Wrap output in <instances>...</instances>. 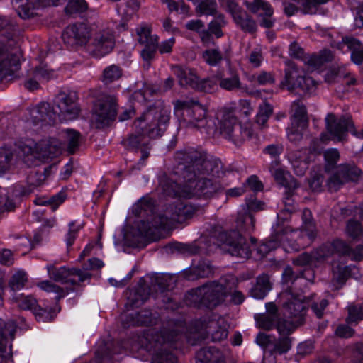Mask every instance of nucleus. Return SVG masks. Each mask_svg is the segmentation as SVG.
<instances>
[{"instance_id": "37998d69", "label": "nucleus", "mask_w": 363, "mask_h": 363, "mask_svg": "<svg viewBox=\"0 0 363 363\" xmlns=\"http://www.w3.org/2000/svg\"><path fill=\"white\" fill-rule=\"evenodd\" d=\"M255 218L249 212L239 213L237 218V227L242 231L251 233L255 230Z\"/></svg>"}, {"instance_id": "7c9ffc66", "label": "nucleus", "mask_w": 363, "mask_h": 363, "mask_svg": "<svg viewBox=\"0 0 363 363\" xmlns=\"http://www.w3.org/2000/svg\"><path fill=\"white\" fill-rule=\"evenodd\" d=\"M125 326L149 325L156 323V317L149 310H143L140 312L124 315L122 318Z\"/></svg>"}, {"instance_id": "f257e3e1", "label": "nucleus", "mask_w": 363, "mask_h": 363, "mask_svg": "<svg viewBox=\"0 0 363 363\" xmlns=\"http://www.w3.org/2000/svg\"><path fill=\"white\" fill-rule=\"evenodd\" d=\"M174 159L177 168L170 177L162 174L159 187L164 195L184 199L211 197L221 189L216 179L222 172L218 159L208 158L205 152L187 147L177 151Z\"/></svg>"}, {"instance_id": "13d9d810", "label": "nucleus", "mask_w": 363, "mask_h": 363, "mask_svg": "<svg viewBox=\"0 0 363 363\" xmlns=\"http://www.w3.org/2000/svg\"><path fill=\"white\" fill-rule=\"evenodd\" d=\"M346 233L352 239L359 240L363 237V228L359 222L350 220L346 225Z\"/></svg>"}, {"instance_id": "f03ea898", "label": "nucleus", "mask_w": 363, "mask_h": 363, "mask_svg": "<svg viewBox=\"0 0 363 363\" xmlns=\"http://www.w3.org/2000/svg\"><path fill=\"white\" fill-rule=\"evenodd\" d=\"M182 323L168 321L160 331L146 330L141 335L133 340L130 350L138 352L145 350L152 355V363H177L172 353L173 344L178 341L183 332Z\"/></svg>"}, {"instance_id": "6e6552de", "label": "nucleus", "mask_w": 363, "mask_h": 363, "mask_svg": "<svg viewBox=\"0 0 363 363\" xmlns=\"http://www.w3.org/2000/svg\"><path fill=\"white\" fill-rule=\"evenodd\" d=\"M196 208L192 205L177 201L170 204L164 214L154 216L152 220H147L152 226L156 228H165L174 222L183 223L194 216Z\"/></svg>"}, {"instance_id": "0eeeda50", "label": "nucleus", "mask_w": 363, "mask_h": 363, "mask_svg": "<svg viewBox=\"0 0 363 363\" xmlns=\"http://www.w3.org/2000/svg\"><path fill=\"white\" fill-rule=\"evenodd\" d=\"M23 161L28 167L38 166L48 159H52L62 150V144L58 139L50 138L43 140L34 147L23 145L21 147Z\"/></svg>"}, {"instance_id": "f3484780", "label": "nucleus", "mask_w": 363, "mask_h": 363, "mask_svg": "<svg viewBox=\"0 0 363 363\" xmlns=\"http://www.w3.org/2000/svg\"><path fill=\"white\" fill-rule=\"evenodd\" d=\"M361 174V170L354 164H345L338 166L335 172L327 182L330 191H336L349 181H356Z\"/></svg>"}, {"instance_id": "864d4df0", "label": "nucleus", "mask_w": 363, "mask_h": 363, "mask_svg": "<svg viewBox=\"0 0 363 363\" xmlns=\"http://www.w3.org/2000/svg\"><path fill=\"white\" fill-rule=\"evenodd\" d=\"M267 313L259 314L255 317L259 328L270 330L272 328V303L266 304Z\"/></svg>"}, {"instance_id": "9b49d317", "label": "nucleus", "mask_w": 363, "mask_h": 363, "mask_svg": "<svg viewBox=\"0 0 363 363\" xmlns=\"http://www.w3.org/2000/svg\"><path fill=\"white\" fill-rule=\"evenodd\" d=\"M218 240L221 249L232 256L248 259L251 255L250 247L245 238L236 230L220 233Z\"/></svg>"}, {"instance_id": "cd10ccee", "label": "nucleus", "mask_w": 363, "mask_h": 363, "mask_svg": "<svg viewBox=\"0 0 363 363\" xmlns=\"http://www.w3.org/2000/svg\"><path fill=\"white\" fill-rule=\"evenodd\" d=\"M246 8L252 13H258L257 18L261 26L269 28L272 26V10L269 3L264 0L245 1Z\"/></svg>"}, {"instance_id": "69168bd1", "label": "nucleus", "mask_w": 363, "mask_h": 363, "mask_svg": "<svg viewBox=\"0 0 363 363\" xmlns=\"http://www.w3.org/2000/svg\"><path fill=\"white\" fill-rule=\"evenodd\" d=\"M87 8V4L84 0H69L65 8V11L68 15H72L78 12H83Z\"/></svg>"}, {"instance_id": "49530a36", "label": "nucleus", "mask_w": 363, "mask_h": 363, "mask_svg": "<svg viewBox=\"0 0 363 363\" xmlns=\"http://www.w3.org/2000/svg\"><path fill=\"white\" fill-rule=\"evenodd\" d=\"M171 248L173 251H177L184 255L191 256L200 254L202 247L196 242H192L191 244L176 242L171 245Z\"/></svg>"}, {"instance_id": "473e14b6", "label": "nucleus", "mask_w": 363, "mask_h": 363, "mask_svg": "<svg viewBox=\"0 0 363 363\" xmlns=\"http://www.w3.org/2000/svg\"><path fill=\"white\" fill-rule=\"evenodd\" d=\"M213 274V268L208 260H201L197 264L184 272L183 275L188 280L208 277Z\"/></svg>"}, {"instance_id": "bf43d9fd", "label": "nucleus", "mask_w": 363, "mask_h": 363, "mask_svg": "<svg viewBox=\"0 0 363 363\" xmlns=\"http://www.w3.org/2000/svg\"><path fill=\"white\" fill-rule=\"evenodd\" d=\"M272 113L270 104L267 101L263 102V104L259 107V111L257 114V123L261 127H265Z\"/></svg>"}, {"instance_id": "6e6d98bb", "label": "nucleus", "mask_w": 363, "mask_h": 363, "mask_svg": "<svg viewBox=\"0 0 363 363\" xmlns=\"http://www.w3.org/2000/svg\"><path fill=\"white\" fill-rule=\"evenodd\" d=\"M27 281L28 277L26 273L23 271H18L10 278L9 286L13 291H18L25 286Z\"/></svg>"}, {"instance_id": "a211bd4d", "label": "nucleus", "mask_w": 363, "mask_h": 363, "mask_svg": "<svg viewBox=\"0 0 363 363\" xmlns=\"http://www.w3.org/2000/svg\"><path fill=\"white\" fill-rule=\"evenodd\" d=\"M201 325V330L199 332L201 340H206L211 336V341L220 342L228 337V325L223 318L205 320Z\"/></svg>"}, {"instance_id": "f704fd0d", "label": "nucleus", "mask_w": 363, "mask_h": 363, "mask_svg": "<svg viewBox=\"0 0 363 363\" xmlns=\"http://www.w3.org/2000/svg\"><path fill=\"white\" fill-rule=\"evenodd\" d=\"M197 363H225L223 353L214 347L201 349L196 353Z\"/></svg>"}, {"instance_id": "c756f323", "label": "nucleus", "mask_w": 363, "mask_h": 363, "mask_svg": "<svg viewBox=\"0 0 363 363\" xmlns=\"http://www.w3.org/2000/svg\"><path fill=\"white\" fill-rule=\"evenodd\" d=\"M171 69L181 86L195 89L199 78L195 69L178 65H172Z\"/></svg>"}, {"instance_id": "338daca9", "label": "nucleus", "mask_w": 363, "mask_h": 363, "mask_svg": "<svg viewBox=\"0 0 363 363\" xmlns=\"http://www.w3.org/2000/svg\"><path fill=\"white\" fill-rule=\"evenodd\" d=\"M13 154L8 150L0 149V175L9 170Z\"/></svg>"}, {"instance_id": "09e8293b", "label": "nucleus", "mask_w": 363, "mask_h": 363, "mask_svg": "<svg viewBox=\"0 0 363 363\" xmlns=\"http://www.w3.org/2000/svg\"><path fill=\"white\" fill-rule=\"evenodd\" d=\"M66 197L65 192L60 191L49 199L39 198L36 199L35 203L40 206H49L54 211L65 201Z\"/></svg>"}, {"instance_id": "9d476101", "label": "nucleus", "mask_w": 363, "mask_h": 363, "mask_svg": "<svg viewBox=\"0 0 363 363\" xmlns=\"http://www.w3.org/2000/svg\"><path fill=\"white\" fill-rule=\"evenodd\" d=\"M327 133L320 135V140L326 143L329 140L342 142L345 140L347 133L350 131L354 135L357 133L354 130V126L350 117H337L335 114L330 113L325 118Z\"/></svg>"}, {"instance_id": "a19ab883", "label": "nucleus", "mask_w": 363, "mask_h": 363, "mask_svg": "<svg viewBox=\"0 0 363 363\" xmlns=\"http://www.w3.org/2000/svg\"><path fill=\"white\" fill-rule=\"evenodd\" d=\"M351 266H345L341 263H333V282L343 285L350 276Z\"/></svg>"}, {"instance_id": "0e129e2a", "label": "nucleus", "mask_w": 363, "mask_h": 363, "mask_svg": "<svg viewBox=\"0 0 363 363\" xmlns=\"http://www.w3.org/2000/svg\"><path fill=\"white\" fill-rule=\"evenodd\" d=\"M216 86L217 83L213 78L207 77L200 79L199 77L194 90L201 92L211 93L216 89Z\"/></svg>"}, {"instance_id": "bb28decb", "label": "nucleus", "mask_w": 363, "mask_h": 363, "mask_svg": "<svg viewBox=\"0 0 363 363\" xmlns=\"http://www.w3.org/2000/svg\"><path fill=\"white\" fill-rule=\"evenodd\" d=\"M351 247L343 240L335 239L326 242L316 250L315 257L318 260H324L334 254L339 255H350Z\"/></svg>"}, {"instance_id": "393cba45", "label": "nucleus", "mask_w": 363, "mask_h": 363, "mask_svg": "<svg viewBox=\"0 0 363 363\" xmlns=\"http://www.w3.org/2000/svg\"><path fill=\"white\" fill-rule=\"evenodd\" d=\"M59 0H13L12 4L18 16L28 19L37 15L38 10L43 6L56 5Z\"/></svg>"}, {"instance_id": "4468645a", "label": "nucleus", "mask_w": 363, "mask_h": 363, "mask_svg": "<svg viewBox=\"0 0 363 363\" xmlns=\"http://www.w3.org/2000/svg\"><path fill=\"white\" fill-rule=\"evenodd\" d=\"M75 92H60L55 98V104L59 109L58 117L62 121H72L78 118L81 109L77 103Z\"/></svg>"}, {"instance_id": "ea45409f", "label": "nucleus", "mask_w": 363, "mask_h": 363, "mask_svg": "<svg viewBox=\"0 0 363 363\" xmlns=\"http://www.w3.org/2000/svg\"><path fill=\"white\" fill-rule=\"evenodd\" d=\"M176 282L177 277L168 274H157L151 277L152 286H157L161 291L174 289Z\"/></svg>"}, {"instance_id": "f8f14e48", "label": "nucleus", "mask_w": 363, "mask_h": 363, "mask_svg": "<svg viewBox=\"0 0 363 363\" xmlns=\"http://www.w3.org/2000/svg\"><path fill=\"white\" fill-rule=\"evenodd\" d=\"M116 117V104L113 96H106L94 105L91 122L96 128L108 125Z\"/></svg>"}, {"instance_id": "dca6fc26", "label": "nucleus", "mask_w": 363, "mask_h": 363, "mask_svg": "<svg viewBox=\"0 0 363 363\" xmlns=\"http://www.w3.org/2000/svg\"><path fill=\"white\" fill-rule=\"evenodd\" d=\"M47 271L49 277L55 281L71 284L73 286L89 279L91 276L90 273L79 269H68L65 267L57 268L53 264H48Z\"/></svg>"}, {"instance_id": "e433bc0d", "label": "nucleus", "mask_w": 363, "mask_h": 363, "mask_svg": "<svg viewBox=\"0 0 363 363\" xmlns=\"http://www.w3.org/2000/svg\"><path fill=\"white\" fill-rule=\"evenodd\" d=\"M230 14L233 16L235 22L242 30L251 33L256 31L257 26L255 21L241 8H239Z\"/></svg>"}, {"instance_id": "4d7b16f0", "label": "nucleus", "mask_w": 363, "mask_h": 363, "mask_svg": "<svg viewBox=\"0 0 363 363\" xmlns=\"http://www.w3.org/2000/svg\"><path fill=\"white\" fill-rule=\"evenodd\" d=\"M16 329V324L13 320H9L5 323L0 318V335L3 340H13Z\"/></svg>"}, {"instance_id": "e2e57ef3", "label": "nucleus", "mask_w": 363, "mask_h": 363, "mask_svg": "<svg viewBox=\"0 0 363 363\" xmlns=\"http://www.w3.org/2000/svg\"><path fill=\"white\" fill-rule=\"evenodd\" d=\"M217 11V3L215 0H204L201 1L197 7L196 11L201 15H214Z\"/></svg>"}, {"instance_id": "c03bdc74", "label": "nucleus", "mask_w": 363, "mask_h": 363, "mask_svg": "<svg viewBox=\"0 0 363 363\" xmlns=\"http://www.w3.org/2000/svg\"><path fill=\"white\" fill-rule=\"evenodd\" d=\"M37 286L40 289L48 292V293H55L57 294V300H60V298L65 296L67 294H69V291H72V289H64L58 285L51 282L50 281H42L37 284Z\"/></svg>"}, {"instance_id": "423d86ee", "label": "nucleus", "mask_w": 363, "mask_h": 363, "mask_svg": "<svg viewBox=\"0 0 363 363\" xmlns=\"http://www.w3.org/2000/svg\"><path fill=\"white\" fill-rule=\"evenodd\" d=\"M228 294L225 286L213 281L189 291L186 296L189 303L213 309L222 304Z\"/></svg>"}, {"instance_id": "c85d7f7f", "label": "nucleus", "mask_w": 363, "mask_h": 363, "mask_svg": "<svg viewBox=\"0 0 363 363\" xmlns=\"http://www.w3.org/2000/svg\"><path fill=\"white\" fill-rule=\"evenodd\" d=\"M150 291L143 279H140L137 286L126 291V307L132 308L140 307L148 298Z\"/></svg>"}, {"instance_id": "3c124183", "label": "nucleus", "mask_w": 363, "mask_h": 363, "mask_svg": "<svg viewBox=\"0 0 363 363\" xmlns=\"http://www.w3.org/2000/svg\"><path fill=\"white\" fill-rule=\"evenodd\" d=\"M154 201L150 198L140 199L133 207V212L135 216H141L152 213L154 210Z\"/></svg>"}, {"instance_id": "a878e982", "label": "nucleus", "mask_w": 363, "mask_h": 363, "mask_svg": "<svg viewBox=\"0 0 363 363\" xmlns=\"http://www.w3.org/2000/svg\"><path fill=\"white\" fill-rule=\"evenodd\" d=\"M30 120L34 125H52L57 113L54 107L48 102H40L30 111Z\"/></svg>"}, {"instance_id": "2eb2a0df", "label": "nucleus", "mask_w": 363, "mask_h": 363, "mask_svg": "<svg viewBox=\"0 0 363 363\" xmlns=\"http://www.w3.org/2000/svg\"><path fill=\"white\" fill-rule=\"evenodd\" d=\"M281 85L289 90L300 88L304 91L311 93L316 89L317 82L312 77L302 75V71L291 64L286 70L285 79Z\"/></svg>"}, {"instance_id": "5701e85b", "label": "nucleus", "mask_w": 363, "mask_h": 363, "mask_svg": "<svg viewBox=\"0 0 363 363\" xmlns=\"http://www.w3.org/2000/svg\"><path fill=\"white\" fill-rule=\"evenodd\" d=\"M19 69L18 57L11 53L6 45L0 43V79H11Z\"/></svg>"}, {"instance_id": "ddd939ff", "label": "nucleus", "mask_w": 363, "mask_h": 363, "mask_svg": "<svg viewBox=\"0 0 363 363\" xmlns=\"http://www.w3.org/2000/svg\"><path fill=\"white\" fill-rule=\"evenodd\" d=\"M114 45L113 32L108 29H103L93 35L91 42L86 46V52L92 57L99 58L108 54Z\"/></svg>"}, {"instance_id": "de8ad7c7", "label": "nucleus", "mask_w": 363, "mask_h": 363, "mask_svg": "<svg viewBox=\"0 0 363 363\" xmlns=\"http://www.w3.org/2000/svg\"><path fill=\"white\" fill-rule=\"evenodd\" d=\"M292 111H294V114L291 121H296V122L301 124V126H308L306 108L300 101L293 103Z\"/></svg>"}, {"instance_id": "79ce46f5", "label": "nucleus", "mask_w": 363, "mask_h": 363, "mask_svg": "<svg viewBox=\"0 0 363 363\" xmlns=\"http://www.w3.org/2000/svg\"><path fill=\"white\" fill-rule=\"evenodd\" d=\"M333 57V53L330 50H325L320 52L319 55H311L305 57L304 62L313 68L318 69L325 62L331 61Z\"/></svg>"}, {"instance_id": "5fc2aeb1", "label": "nucleus", "mask_w": 363, "mask_h": 363, "mask_svg": "<svg viewBox=\"0 0 363 363\" xmlns=\"http://www.w3.org/2000/svg\"><path fill=\"white\" fill-rule=\"evenodd\" d=\"M308 126H301L296 121H291V125L287 129V136L291 142L300 141L303 135V132L307 129Z\"/></svg>"}, {"instance_id": "603ef678", "label": "nucleus", "mask_w": 363, "mask_h": 363, "mask_svg": "<svg viewBox=\"0 0 363 363\" xmlns=\"http://www.w3.org/2000/svg\"><path fill=\"white\" fill-rule=\"evenodd\" d=\"M121 76V68L117 65H112L104 69L102 74V81L105 84H108L118 80Z\"/></svg>"}, {"instance_id": "4c0bfd02", "label": "nucleus", "mask_w": 363, "mask_h": 363, "mask_svg": "<svg viewBox=\"0 0 363 363\" xmlns=\"http://www.w3.org/2000/svg\"><path fill=\"white\" fill-rule=\"evenodd\" d=\"M217 77L219 79V86L224 90L232 91L235 90L244 91L245 86L242 85L239 74L230 69V76L227 77Z\"/></svg>"}, {"instance_id": "7ed1b4c3", "label": "nucleus", "mask_w": 363, "mask_h": 363, "mask_svg": "<svg viewBox=\"0 0 363 363\" xmlns=\"http://www.w3.org/2000/svg\"><path fill=\"white\" fill-rule=\"evenodd\" d=\"M303 313L304 306L298 301L286 302L282 306L281 313H278L274 305V323L276 322V328L283 336L274 342V352L283 354L289 350L291 344L288 335L303 323Z\"/></svg>"}, {"instance_id": "20e7f679", "label": "nucleus", "mask_w": 363, "mask_h": 363, "mask_svg": "<svg viewBox=\"0 0 363 363\" xmlns=\"http://www.w3.org/2000/svg\"><path fill=\"white\" fill-rule=\"evenodd\" d=\"M177 106L182 110L180 125L188 128H196L209 136L217 133L213 119L206 118V109L198 101H178Z\"/></svg>"}, {"instance_id": "1a4fd4ad", "label": "nucleus", "mask_w": 363, "mask_h": 363, "mask_svg": "<svg viewBox=\"0 0 363 363\" xmlns=\"http://www.w3.org/2000/svg\"><path fill=\"white\" fill-rule=\"evenodd\" d=\"M216 129L217 133L214 137L220 135L236 145H240L246 138L251 136V130L243 128L238 123L236 116L230 111L223 112L219 122V128Z\"/></svg>"}, {"instance_id": "58836bf2", "label": "nucleus", "mask_w": 363, "mask_h": 363, "mask_svg": "<svg viewBox=\"0 0 363 363\" xmlns=\"http://www.w3.org/2000/svg\"><path fill=\"white\" fill-rule=\"evenodd\" d=\"M270 289V277L263 274L257 277L256 284L250 290V294L255 298L262 299Z\"/></svg>"}, {"instance_id": "72a5a7b5", "label": "nucleus", "mask_w": 363, "mask_h": 363, "mask_svg": "<svg viewBox=\"0 0 363 363\" xmlns=\"http://www.w3.org/2000/svg\"><path fill=\"white\" fill-rule=\"evenodd\" d=\"M13 299L18 304V307L23 310H31L35 314L48 317L52 309H48L40 307L38 305L37 300L32 296L21 295L13 297Z\"/></svg>"}, {"instance_id": "774afa93", "label": "nucleus", "mask_w": 363, "mask_h": 363, "mask_svg": "<svg viewBox=\"0 0 363 363\" xmlns=\"http://www.w3.org/2000/svg\"><path fill=\"white\" fill-rule=\"evenodd\" d=\"M225 25V21L224 16L219 14L210 23L208 29L211 33L214 34L217 38H220L223 35L221 28Z\"/></svg>"}, {"instance_id": "4be33fe9", "label": "nucleus", "mask_w": 363, "mask_h": 363, "mask_svg": "<svg viewBox=\"0 0 363 363\" xmlns=\"http://www.w3.org/2000/svg\"><path fill=\"white\" fill-rule=\"evenodd\" d=\"M314 295L307 298L302 299L299 296H294L291 292L284 291L279 296V299L282 302V306L288 301H298L304 306V313L303 315V322L304 321V316L306 313V308L311 307L316 316L320 318L323 315V311L328 305V301L326 299H321L319 301L313 300Z\"/></svg>"}, {"instance_id": "aec40b11", "label": "nucleus", "mask_w": 363, "mask_h": 363, "mask_svg": "<svg viewBox=\"0 0 363 363\" xmlns=\"http://www.w3.org/2000/svg\"><path fill=\"white\" fill-rule=\"evenodd\" d=\"M137 34L139 43L145 46L141 51V57L145 61L143 67L149 69L151 60L155 57L158 37L152 35L151 30L147 26H142L137 29Z\"/></svg>"}, {"instance_id": "39448f33", "label": "nucleus", "mask_w": 363, "mask_h": 363, "mask_svg": "<svg viewBox=\"0 0 363 363\" xmlns=\"http://www.w3.org/2000/svg\"><path fill=\"white\" fill-rule=\"evenodd\" d=\"M169 120L170 111L162 103H156L150 106L135 121H140L148 138H157L167 130Z\"/></svg>"}, {"instance_id": "b1692460", "label": "nucleus", "mask_w": 363, "mask_h": 363, "mask_svg": "<svg viewBox=\"0 0 363 363\" xmlns=\"http://www.w3.org/2000/svg\"><path fill=\"white\" fill-rule=\"evenodd\" d=\"M311 212L309 209L306 208L303 211V229L298 233L295 245H292V249L299 250L311 244L316 236L315 225L313 220H311Z\"/></svg>"}, {"instance_id": "a18cd8bd", "label": "nucleus", "mask_w": 363, "mask_h": 363, "mask_svg": "<svg viewBox=\"0 0 363 363\" xmlns=\"http://www.w3.org/2000/svg\"><path fill=\"white\" fill-rule=\"evenodd\" d=\"M274 177L279 184L289 190L295 189L298 186L297 182L291 176L289 172L282 169H276Z\"/></svg>"}, {"instance_id": "8fccbe9b", "label": "nucleus", "mask_w": 363, "mask_h": 363, "mask_svg": "<svg viewBox=\"0 0 363 363\" xmlns=\"http://www.w3.org/2000/svg\"><path fill=\"white\" fill-rule=\"evenodd\" d=\"M203 61L211 67L218 65L224 59L222 52L216 48H209L202 53Z\"/></svg>"}, {"instance_id": "412c9836", "label": "nucleus", "mask_w": 363, "mask_h": 363, "mask_svg": "<svg viewBox=\"0 0 363 363\" xmlns=\"http://www.w3.org/2000/svg\"><path fill=\"white\" fill-rule=\"evenodd\" d=\"M90 36V27L83 23L67 26L62 35L65 43L70 46L85 45Z\"/></svg>"}, {"instance_id": "c9c22d12", "label": "nucleus", "mask_w": 363, "mask_h": 363, "mask_svg": "<svg viewBox=\"0 0 363 363\" xmlns=\"http://www.w3.org/2000/svg\"><path fill=\"white\" fill-rule=\"evenodd\" d=\"M342 45H347L352 52L351 59L355 64L363 63V45L359 40L352 37H345L338 46L339 49L342 48Z\"/></svg>"}, {"instance_id": "052dcab7", "label": "nucleus", "mask_w": 363, "mask_h": 363, "mask_svg": "<svg viewBox=\"0 0 363 363\" xmlns=\"http://www.w3.org/2000/svg\"><path fill=\"white\" fill-rule=\"evenodd\" d=\"M329 0H299L303 12L305 14H315L320 5L327 3Z\"/></svg>"}, {"instance_id": "6ab92c4d", "label": "nucleus", "mask_w": 363, "mask_h": 363, "mask_svg": "<svg viewBox=\"0 0 363 363\" xmlns=\"http://www.w3.org/2000/svg\"><path fill=\"white\" fill-rule=\"evenodd\" d=\"M135 130L130 134L123 143L125 147L129 150H140L142 156L140 160L145 161L150 155L149 139L145 133L144 127L141 125L140 121H135Z\"/></svg>"}, {"instance_id": "2f4dec72", "label": "nucleus", "mask_w": 363, "mask_h": 363, "mask_svg": "<svg viewBox=\"0 0 363 363\" xmlns=\"http://www.w3.org/2000/svg\"><path fill=\"white\" fill-rule=\"evenodd\" d=\"M60 137L62 150H67L69 154H74L79 150L82 140V135L79 131L68 128L61 132Z\"/></svg>"}, {"instance_id": "680f3d73", "label": "nucleus", "mask_w": 363, "mask_h": 363, "mask_svg": "<svg viewBox=\"0 0 363 363\" xmlns=\"http://www.w3.org/2000/svg\"><path fill=\"white\" fill-rule=\"evenodd\" d=\"M33 72L34 78H38L40 81L48 82L55 77L54 70L48 69L47 65L42 64L36 67Z\"/></svg>"}]
</instances>
